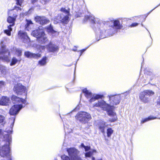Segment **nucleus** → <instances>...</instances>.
<instances>
[{"label": "nucleus", "instance_id": "423d86ee", "mask_svg": "<svg viewBox=\"0 0 160 160\" xmlns=\"http://www.w3.org/2000/svg\"><path fill=\"white\" fill-rule=\"evenodd\" d=\"M67 151L71 160H81L79 155L80 152L77 149L74 148H67Z\"/></svg>", "mask_w": 160, "mask_h": 160}, {"label": "nucleus", "instance_id": "f704fd0d", "mask_svg": "<svg viewBox=\"0 0 160 160\" xmlns=\"http://www.w3.org/2000/svg\"><path fill=\"white\" fill-rule=\"evenodd\" d=\"M5 117L4 116L0 114V123H2L4 122Z\"/></svg>", "mask_w": 160, "mask_h": 160}, {"label": "nucleus", "instance_id": "f8f14e48", "mask_svg": "<svg viewBox=\"0 0 160 160\" xmlns=\"http://www.w3.org/2000/svg\"><path fill=\"white\" fill-rule=\"evenodd\" d=\"M18 37L24 43H28L30 41V39L27 33L24 31H19L18 33Z\"/></svg>", "mask_w": 160, "mask_h": 160}, {"label": "nucleus", "instance_id": "9b49d317", "mask_svg": "<svg viewBox=\"0 0 160 160\" xmlns=\"http://www.w3.org/2000/svg\"><path fill=\"white\" fill-rule=\"evenodd\" d=\"M24 107V106H23L22 104L14 105L10 109V114L12 115L17 114L20 110Z\"/></svg>", "mask_w": 160, "mask_h": 160}, {"label": "nucleus", "instance_id": "c756f323", "mask_svg": "<svg viewBox=\"0 0 160 160\" xmlns=\"http://www.w3.org/2000/svg\"><path fill=\"white\" fill-rule=\"evenodd\" d=\"M18 59L15 57H13L12 59L10 65L11 66L15 65L18 62Z\"/></svg>", "mask_w": 160, "mask_h": 160}, {"label": "nucleus", "instance_id": "4468645a", "mask_svg": "<svg viewBox=\"0 0 160 160\" xmlns=\"http://www.w3.org/2000/svg\"><path fill=\"white\" fill-rule=\"evenodd\" d=\"M35 20L36 22L42 25L48 23L49 22V20L47 19L46 18L39 16H37L35 17Z\"/></svg>", "mask_w": 160, "mask_h": 160}, {"label": "nucleus", "instance_id": "603ef678", "mask_svg": "<svg viewBox=\"0 0 160 160\" xmlns=\"http://www.w3.org/2000/svg\"><path fill=\"white\" fill-rule=\"evenodd\" d=\"M32 3V4H34L37 1V0H31Z\"/></svg>", "mask_w": 160, "mask_h": 160}, {"label": "nucleus", "instance_id": "4d7b16f0", "mask_svg": "<svg viewBox=\"0 0 160 160\" xmlns=\"http://www.w3.org/2000/svg\"><path fill=\"white\" fill-rule=\"evenodd\" d=\"M141 25H142V26H143V24L142 23L141 24Z\"/></svg>", "mask_w": 160, "mask_h": 160}, {"label": "nucleus", "instance_id": "6e6552de", "mask_svg": "<svg viewBox=\"0 0 160 160\" xmlns=\"http://www.w3.org/2000/svg\"><path fill=\"white\" fill-rule=\"evenodd\" d=\"M107 97L109 99L108 102L111 107L112 110L114 106L119 104L121 101V97L120 95L110 94Z\"/></svg>", "mask_w": 160, "mask_h": 160}, {"label": "nucleus", "instance_id": "58836bf2", "mask_svg": "<svg viewBox=\"0 0 160 160\" xmlns=\"http://www.w3.org/2000/svg\"><path fill=\"white\" fill-rule=\"evenodd\" d=\"M15 121V118H11L9 122H11L12 123V124L11 125V127L12 128V127L13 126L14 122Z\"/></svg>", "mask_w": 160, "mask_h": 160}, {"label": "nucleus", "instance_id": "72a5a7b5", "mask_svg": "<svg viewBox=\"0 0 160 160\" xmlns=\"http://www.w3.org/2000/svg\"><path fill=\"white\" fill-rule=\"evenodd\" d=\"M24 0H16V4L17 5L22 6V3Z\"/></svg>", "mask_w": 160, "mask_h": 160}, {"label": "nucleus", "instance_id": "aec40b11", "mask_svg": "<svg viewBox=\"0 0 160 160\" xmlns=\"http://www.w3.org/2000/svg\"><path fill=\"white\" fill-rule=\"evenodd\" d=\"M103 97V95L99 94H94L92 95V97L89 100V102L92 103L94 102L96 100L100 98H102Z\"/></svg>", "mask_w": 160, "mask_h": 160}, {"label": "nucleus", "instance_id": "79ce46f5", "mask_svg": "<svg viewBox=\"0 0 160 160\" xmlns=\"http://www.w3.org/2000/svg\"><path fill=\"white\" fill-rule=\"evenodd\" d=\"M14 26V25H13V24L9 25L8 27V30H9L12 31V28H11V27Z\"/></svg>", "mask_w": 160, "mask_h": 160}, {"label": "nucleus", "instance_id": "ea45409f", "mask_svg": "<svg viewBox=\"0 0 160 160\" xmlns=\"http://www.w3.org/2000/svg\"><path fill=\"white\" fill-rule=\"evenodd\" d=\"M49 1V0H41V2L43 4L47 3Z\"/></svg>", "mask_w": 160, "mask_h": 160}, {"label": "nucleus", "instance_id": "13d9d810", "mask_svg": "<svg viewBox=\"0 0 160 160\" xmlns=\"http://www.w3.org/2000/svg\"><path fill=\"white\" fill-rule=\"evenodd\" d=\"M64 129L65 130L66 129V127L64 126Z\"/></svg>", "mask_w": 160, "mask_h": 160}, {"label": "nucleus", "instance_id": "6e6d98bb", "mask_svg": "<svg viewBox=\"0 0 160 160\" xmlns=\"http://www.w3.org/2000/svg\"><path fill=\"white\" fill-rule=\"evenodd\" d=\"M73 50L74 51H76V50L75 49H73Z\"/></svg>", "mask_w": 160, "mask_h": 160}, {"label": "nucleus", "instance_id": "09e8293b", "mask_svg": "<svg viewBox=\"0 0 160 160\" xmlns=\"http://www.w3.org/2000/svg\"><path fill=\"white\" fill-rule=\"evenodd\" d=\"M76 16L77 17H80L81 16V13H76Z\"/></svg>", "mask_w": 160, "mask_h": 160}, {"label": "nucleus", "instance_id": "c9c22d12", "mask_svg": "<svg viewBox=\"0 0 160 160\" xmlns=\"http://www.w3.org/2000/svg\"><path fill=\"white\" fill-rule=\"evenodd\" d=\"M4 32L8 36H10L11 35V31L7 29L4 30Z\"/></svg>", "mask_w": 160, "mask_h": 160}, {"label": "nucleus", "instance_id": "37998d69", "mask_svg": "<svg viewBox=\"0 0 160 160\" xmlns=\"http://www.w3.org/2000/svg\"><path fill=\"white\" fill-rule=\"evenodd\" d=\"M148 74L149 76V78L150 79H151L153 75V74H152V73L151 72H148Z\"/></svg>", "mask_w": 160, "mask_h": 160}, {"label": "nucleus", "instance_id": "49530a36", "mask_svg": "<svg viewBox=\"0 0 160 160\" xmlns=\"http://www.w3.org/2000/svg\"><path fill=\"white\" fill-rule=\"evenodd\" d=\"M157 104L160 105V96L158 98L157 100Z\"/></svg>", "mask_w": 160, "mask_h": 160}, {"label": "nucleus", "instance_id": "473e14b6", "mask_svg": "<svg viewBox=\"0 0 160 160\" xmlns=\"http://www.w3.org/2000/svg\"><path fill=\"white\" fill-rule=\"evenodd\" d=\"M6 85L5 82L2 81H0V90L4 88Z\"/></svg>", "mask_w": 160, "mask_h": 160}, {"label": "nucleus", "instance_id": "bb28decb", "mask_svg": "<svg viewBox=\"0 0 160 160\" xmlns=\"http://www.w3.org/2000/svg\"><path fill=\"white\" fill-rule=\"evenodd\" d=\"M47 29L48 32L49 33H51L53 35H55V34H54V33H57L56 31L53 29L51 25L48 27Z\"/></svg>", "mask_w": 160, "mask_h": 160}, {"label": "nucleus", "instance_id": "a18cd8bd", "mask_svg": "<svg viewBox=\"0 0 160 160\" xmlns=\"http://www.w3.org/2000/svg\"><path fill=\"white\" fill-rule=\"evenodd\" d=\"M90 147L88 146H86L84 149H85V151H88L89 150H90Z\"/></svg>", "mask_w": 160, "mask_h": 160}, {"label": "nucleus", "instance_id": "2f4dec72", "mask_svg": "<svg viewBox=\"0 0 160 160\" xmlns=\"http://www.w3.org/2000/svg\"><path fill=\"white\" fill-rule=\"evenodd\" d=\"M62 160H71V158L70 157H68L66 155H63L61 157Z\"/></svg>", "mask_w": 160, "mask_h": 160}, {"label": "nucleus", "instance_id": "a19ab883", "mask_svg": "<svg viewBox=\"0 0 160 160\" xmlns=\"http://www.w3.org/2000/svg\"><path fill=\"white\" fill-rule=\"evenodd\" d=\"M138 24V23L135 22L132 23L130 26V27H134L137 26Z\"/></svg>", "mask_w": 160, "mask_h": 160}, {"label": "nucleus", "instance_id": "412c9836", "mask_svg": "<svg viewBox=\"0 0 160 160\" xmlns=\"http://www.w3.org/2000/svg\"><path fill=\"white\" fill-rule=\"evenodd\" d=\"M82 92L84 93L85 97L87 98H90L92 97V93L86 88L82 90Z\"/></svg>", "mask_w": 160, "mask_h": 160}, {"label": "nucleus", "instance_id": "7ed1b4c3", "mask_svg": "<svg viewBox=\"0 0 160 160\" xmlns=\"http://www.w3.org/2000/svg\"><path fill=\"white\" fill-rule=\"evenodd\" d=\"M61 11L62 13L60 14L56 17V19L58 21H54V22L55 24H57L59 21H61L63 24H67L68 22L69 11L64 8L61 9Z\"/></svg>", "mask_w": 160, "mask_h": 160}, {"label": "nucleus", "instance_id": "b1692460", "mask_svg": "<svg viewBox=\"0 0 160 160\" xmlns=\"http://www.w3.org/2000/svg\"><path fill=\"white\" fill-rule=\"evenodd\" d=\"M17 17V15H13V17L9 16L7 19V22L9 23L15 25V22L16 21V18Z\"/></svg>", "mask_w": 160, "mask_h": 160}, {"label": "nucleus", "instance_id": "393cba45", "mask_svg": "<svg viewBox=\"0 0 160 160\" xmlns=\"http://www.w3.org/2000/svg\"><path fill=\"white\" fill-rule=\"evenodd\" d=\"M27 23L25 25V28L26 30L29 31V28L33 26V23L31 20H26Z\"/></svg>", "mask_w": 160, "mask_h": 160}, {"label": "nucleus", "instance_id": "3c124183", "mask_svg": "<svg viewBox=\"0 0 160 160\" xmlns=\"http://www.w3.org/2000/svg\"><path fill=\"white\" fill-rule=\"evenodd\" d=\"M15 8L16 10H21V8L17 6L15 7Z\"/></svg>", "mask_w": 160, "mask_h": 160}, {"label": "nucleus", "instance_id": "4c0bfd02", "mask_svg": "<svg viewBox=\"0 0 160 160\" xmlns=\"http://www.w3.org/2000/svg\"><path fill=\"white\" fill-rule=\"evenodd\" d=\"M149 121L154 120L155 119H156L157 118V117H154L152 116L151 115L148 117Z\"/></svg>", "mask_w": 160, "mask_h": 160}, {"label": "nucleus", "instance_id": "a878e982", "mask_svg": "<svg viewBox=\"0 0 160 160\" xmlns=\"http://www.w3.org/2000/svg\"><path fill=\"white\" fill-rule=\"evenodd\" d=\"M47 58L43 57L42 59L38 62V64L41 66H44L46 64Z\"/></svg>", "mask_w": 160, "mask_h": 160}, {"label": "nucleus", "instance_id": "4be33fe9", "mask_svg": "<svg viewBox=\"0 0 160 160\" xmlns=\"http://www.w3.org/2000/svg\"><path fill=\"white\" fill-rule=\"evenodd\" d=\"M108 124L106 122L102 121L100 123L99 126V128L100 130L102 133H104L105 128V127L108 126Z\"/></svg>", "mask_w": 160, "mask_h": 160}, {"label": "nucleus", "instance_id": "7c9ffc66", "mask_svg": "<svg viewBox=\"0 0 160 160\" xmlns=\"http://www.w3.org/2000/svg\"><path fill=\"white\" fill-rule=\"evenodd\" d=\"M16 50V54L19 57L22 55V51L19 49L17 48L15 49Z\"/></svg>", "mask_w": 160, "mask_h": 160}, {"label": "nucleus", "instance_id": "de8ad7c7", "mask_svg": "<svg viewBox=\"0 0 160 160\" xmlns=\"http://www.w3.org/2000/svg\"><path fill=\"white\" fill-rule=\"evenodd\" d=\"M160 6V3L156 7H155L154 9H153L152 10H151L148 13V15L152 11L154 10V9H155V8H157V7H159V6Z\"/></svg>", "mask_w": 160, "mask_h": 160}, {"label": "nucleus", "instance_id": "5fc2aeb1", "mask_svg": "<svg viewBox=\"0 0 160 160\" xmlns=\"http://www.w3.org/2000/svg\"><path fill=\"white\" fill-rule=\"evenodd\" d=\"M2 133V130L1 129H0V135Z\"/></svg>", "mask_w": 160, "mask_h": 160}, {"label": "nucleus", "instance_id": "ddd939ff", "mask_svg": "<svg viewBox=\"0 0 160 160\" xmlns=\"http://www.w3.org/2000/svg\"><path fill=\"white\" fill-rule=\"evenodd\" d=\"M11 99L14 103H18V104H20L21 103L24 104H26V101L25 99L20 98L15 95H12Z\"/></svg>", "mask_w": 160, "mask_h": 160}, {"label": "nucleus", "instance_id": "5701e85b", "mask_svg": "<svg viewBox=\"0 0 160 160\" xmlns=\"http://www.w3.org/2000/svg\"><path fill=\"white\" fill-rule=\"evenodd\" d=\"M0 72L2 76L6 75L8 73L7 68L5 66L0 65Z\"/></svg>", "mask_w": 160, "mask_h": 160}, {"label": "nucleus", "instance_id": "6ab92c4d", "mask_svg": "<svg viewBox=\"0 0 160 160\" xmlns=\"http://www.w3.org/2000/svg\"><path fill=\"white\" fill-rule=\"evenodd\" d=\"M10 102L9 98L7 97L3 96L0 101V105H7Z\"/></svg>", "mask_w": 160, "mask_h": 160}, {"label": "nucleus", "instance_id": "9d476101", "mask_svg": "<svg viewBox=\"0 0 160 160\" xmlns=\"http://www.w3.org/2000/svg\"><path fill=\"white\" fill-rule=\"evenodd\" d=\"M14 92L18 95L26 94L27 92L26 88L20 83H18L15 85L13 88Z\"/></svg>", "mask_w": 160, "mask_h": 160}, {"label": "nucleus", "instance_id": "39448f33", "mask_svg": "<svg viewBox=\"0 0 160 160\" xmlns=\"http://www.w3.org/2000/svg\"><path fill=\"white\" fill-rule=\"evenodd\" d=\"M76 118L81 123L83 124L87 123L92 118L91 115L89 113L84 112H78Z\"/></svg>", "mask_w": 160, "mask_h": 160}, {"label": "nucleus", "instance_id": "0eeeda50", "mask_svg": "<svg viewBox=\"0 0 160 160\" xmlns=\"http://www.w3.org/2000/svg\"><path fill=\"white\" fill-rule=\"evenodd\" d=\"M2 48L0 49V59L3 61L8 62L10 61L8 56L10 55V52L6 49L4 45H3V42L1 43Z\"/></svg>", "mask_w": 160, "mask_h": 160}, {"label": "nucleus", "instance_id": "c03bdc74", "mask_svg": "<svg viewBox=\"0 0 160 160\" xmlns=\"http://www.w3.org/2000/svg\"><path fill=\"white\" fill-rule=\"evenodd\" d=\"M88 48H87L85 49H83L80 50V56H81V55H82L83 52H84V51H85Z\"/></svg>", "mask_w": 160, "mask_h": 160}, {"label": "nucleus", "instance_id": "20e7f679", "mask_svg": "<svg viewBox=\"0 0 160 160\" xmlns=\"http://www.w3.org/2000/svg\"><path fill=\"white\" fill-rule=\"evenodd\" d=\"M154 92L150 90H147L141 92L139 95L140 101L144 103H148L150 102L149 97L154 95Z\"/></svg>", "mask_w": 160, "mask_h": 160}, {"label": "nucleus", "instance_id": "a211bd4d", "mask_svg": "<svg viewBox=\"0 0 160 160\" xmlns=\"http://www.w3.org/2000/svg\"><path fill=\"white\" fill-rule=\"evenodd\" d=\"M122 27V24L118 19H116L113 21V28L116 29V32L118 30H120Z\"/></svg>", "mask_w": 160, "mask_h": 160}, {"label": "nucleus", "instance_id": "c85d7f7f", "mask_svg": "<svg viewBox=\"0 0 160 160\" xmlns=\"http://www.w3.org/2000/svg\"><path fill=\"white\" fill-rule=\"evenodd\" d=\"M96 152V151L95 150H91L89 152L86 153L85 154V156L86 157H90L91 156L92 153L94 152Z\"/></svg>", "mask_w": 160, "mask_h": 160}, {"label": "nucleus", "instance_id": "f03ea898", "mask_svg": "<svg viewBox=\"0 0 160 160\" xmlns=\"http://www.w3.org/2000/svg\"><path fill=\"white\" fill-rule=\"evenodd\" d=\"M93 106V107H97L100 108L102 110L106 111L108 115L112 117L110 118L108 120L110 122H113L117 121V116L116 113L113 112L111 109V107L109 103H107L103 100L98 101V102L94 103Z\"/></svg>", "mask_w": 160, "mask_h": 160}, {"label": "nucleus", "instance_id": "864d4df0", "mask_svg": "<svg viewBox=\"0 0 160 160\" xmlns=\"http://www.w3.org/2000/svg\"><path fill=\"white\" fill-rule=\"evenodd\" d=\"M12 129H11V130H10V131H7L8 133H11V132H12Z\"/></svg>", "mask_w": 160, "mask_h": 160}, {"label": "nucleus", "instance_id": "f3484780", "mask_svg": "<svg viewBox=\"0 0 160 160\" xmlns=\"http://www.w3.org/2000/svg\"><path fill=\"white\" fill-rule=\"evenodd\" d=\"M37 39V40L39 43L45 44L48 42V40L44 32Z\"/></svg>", "mask_w": 160, "mask_h": 160}, {"label": "nucleus", "instance_id": "f257e3e1", "mask_svg": "<svg viewBox=\"0 0 160 160\" xmlns=\"http://www.w3.org/2000/svg\"><path fill=\"white\" fill-rule=\"evenodd\" d=\"M84 20V21L89 20L92 23H94V30L96 35L99 36L101 38L105 37V36H103L106 32V30L104 27V24L99 18H95L93 15L90 14L88 15L85 16Z\"/></svg>", "mask_w": 160, "mask_h": 160}, {"label": "nucleus", "instance_id": "e433bc0d", "mask_svg": "<svg viewBox=\"0 0 160 160\" xmlns=\"http://www.w3.org/2000/svg\"><path fill=\"white\" fill-rule=\"evenodd\" d=\"M149 121L148 117L143 119L141 122V124L147 122Z\"/></svg>", "mask_w": 160, "mask_h": 160}, {"label": "nucleus", "instance_id": "2eb2a0df", "mask_svg": "<svg viewBox=\"0 0 160 160\" xmlns=\"http://www.w3.org/2000/svg\"><path fill=\"white\" fill-rule=\"evenodd\" d=\"M25 56L28 58H33L38 59L41 57V54L39 53H34L29 51L25 52L24 53Z\"/></svg>", "mask_w": 160, "mask_h": 160}, {"label": "nucleus", "instance_id": "dca6fc26", "mask_svg": "<svg viewBox=\"0 0 160 160\" xmlns=\"http://www.w3.org/2000/svg\"><path fill=\"white\" fill-rule=\"evenodd\" d=\"M44 32L42 30V27H39L38 29L33 30L31 33V35L33 37H36L37 39L42 35V34Z\"/></svg>", "mask_w": 160, "mask_h": 160}, {"label": "nucleus", "instance_id": "cd10ccee", "mask_svg": "<svg viewBox=\"0 0 160 160\" xmlns=\"http://www.w3.org/2000/svg\"><path fill=\"white\" fill-rule=\"evenodd\" d=\"M113 130L111 128H108L107 129V137H111L112 134L113 133Z\"/></svg>", "mask_w": 160, "mask_h": 160}, {"label": "nucleus", "instance_id": "8fccbe9b", "mask_svg": "<svg viewBox=\"0 0 160 160\" xmlns=\"http://www.w3.org/2000/svg\"><path fill=\"white\" fill-rule=\"evenodd\" d=\"M86 146H85L83 143H82L81 145V147L85 148Z\"/></svg>", "mask_w": 160, "mask_h": 160}, {"label": "nucleus", "instance_id": "1a4fd4ad", "mask_svg": "<svg viewBox=\"0 0 160 160\" xmlns=\"http://www.w3.org/2000/svg\"><path fill=\"white\" fill-rule=\"evenodd\" d=\"M37 47L39 49V52H41L42 50H44L46 48L49 52H57L58 49V47L57 46L52 44L51 42L46 46H38Z\"/></svg>", "mask_w": 160, "mask_h": 160}, {"label": "nucleus", "instance_id": "bf43d9fd", "mask_svg": "<svg viewBox=\"0 0 160 160\" xmlns=\"http://www.w3.org/2000/svg\"><path fill=\"white\" fill-rule=\"evenodd\" d=\"M158 118V119H160V118Z\"/></svg>", "mask_w": 160, "mask_h": 160}]
</instances>
